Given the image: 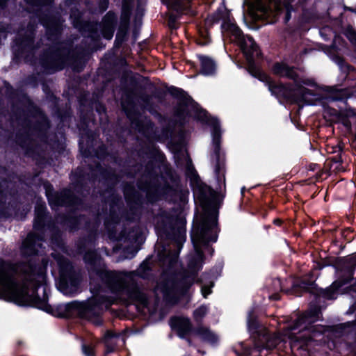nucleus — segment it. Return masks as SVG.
Here are the masks:
<instances>
[{"label":"nucleus","mask_w":356,"mask_h":356,"mask_svg":"<svg viewBox=\"0 0 356 356\" xmlns=\"http://www.w3.org/2000/svg\"><path fill=\"white\" fill-rule=\"evenodd\" d=\"M274 74L280 76H286L291 79H295L296 74L293 69L290 68L284 63H277L273 67Z\"/></svg>","instance_id":"9b49d317"},{"label":"nucleus","mask_w":356,"mask_h":356,"mask_svg":"<svg viewBox=\"0 0 356 356\" xmlns=\"http://www.w3.org/2000/svg\"><path fill=\"white\" fill-rule=\"evenodd\" d=\"M170 326L175 330L180 337H184L191 330V323L184 317H174L170 321Z\"/></svg>","instance_id":"1a4fd4ad"},{"label":"nucleus","mask_w":356,"mask_h":356,"mask_svg":"<svg viewBox=\"0 0 356 356\" xmlns=\"http://www.w3.org/2000/svg\"><path fill=\"white\" fill-rule=\"evenodd\" d=\"M283 6L280 0H258L252 15L255 19L273 23L282 12Z\"/></svg>","instance_id":"20e7f679"},{"label":"nucleus","mask_w":356,"mask_h":356,"mask_svg":"<svg viewBox=\"0 0 356 356\" xmlns=\"http://www.w3.org/2000/svg\"><path fill=\"white\" fill-rule=\"evenodd\" d=\"M279 220H275V222L278 223Z\"/></svg>","instance_id":"72a5a7b5"},{"label":"nucleus","mask_w":356,"mask_h":356,"mask_svg":"<svg viewBox=\"0 0 356 356\" xmlns=\"http://www.w3.org/2000/svg\"><path fill=\"white\" fill-rule=\"evenodd\" d=\"M293 0H285L284 1V7L286 10V17H285V21L287 22L290 19V15H289V3L291 2H292Z\"/></svg>","instance_id":"4be33fe9"},{"label":"nucleus","mask_w":356,"mask_h":356,"mask_svg":"<svg viewBox=\"0 0 356 356\" xmlns=\"http://www.w3.org/2000/svg\"><path fill=\"white\" fill-rule=\"evenodd\" d=\"M217 232L216 216L212 214L209 217H204L200 229H198L192 235V241L198 259H202V245H206L209 242L216 241Z\"/></svg>","instance_id":"7ed1b4c3"},{"label":"nucleus","mask_w":356,"mask_h":356,"mask_svg":"<svg viewBox=\"0 0 356 356\" xmlns=\"http://www.w3.org/2000/svg\"><path fill=\"white\" fill-rule=\"evenodd\" d=\"M194 194L206 211L207 205L214 197V192L207 186H200L194 188Z\"/></svg>","instance_id":"0eeeda50"},{"label":"nucleus","mask_w":356,"mask_h":356,"mask_svg":"<svg viewBox=\"0 0 356 356\" xmlns=\"http://www.w3.org/2000/svg\"><path fill=\"white\" fill-rule=\"evenodd\" d=\"M129 14H130L129 6L126 2H124V3L122 5V20L124 23H127L129 21Z\"/></svg>","instance_id":"a211bd4d"},{"label":"nucleus","mask_w":356,"mask_h":356,"mask_svg":"<svg viewBox=\"0 0 356 356\" xmlns=\"http://www.w3.org/2000/svg\"><path fill=\"white\" fill-rule=\"evenodd\" d=\"M83 353L86 356H94V349L90 346L83 345L82 346Z\"/></svg>","instance_id":"412c9836"},{"label":"nucleus","mask_w":356,"mask_h":356,"mask_svg":"<svg viewBox=\"0 0 356 356\" xmlns=\"http://www.w3.org/2000/svg\"><path fill=\"white\" fill-rule=\"evenodd\" d=\"M16 266L0 259V299L27 305L38 301L36 289L46 280V267Z\"/></svg>","instance_id":"f257e3e1"},{"label":"nucleus","mask_w":356,"mask_h":356,"mask_svg":"<svg viewBox=\"0 0 356 356\" xmlns=\"http://www.w3.org/2000/svg\"><path fill=\"white\" fill-rule=\"evenodd\" d=\"M254 76H258V78L261 81L266 82L268 86L269 90L273 94L279 95L282 92L283 87L282 86H276L275 83L270 81V78L266 74L258 71Z\"/></svg>","instance_id":"4468645a"},{"label":"nucleus","mask_w":356,"mask_h":356,"mask_svg":"<svg viewBox=\"0 0 356 356\" xmlns=\"http://www.w3.org/2000/svg\"><path fill=\"white\" fill-rule=\"evenodd\" d=\"M197 118L201 120H205L213 127L212 138L213 144L215 146V151L217 152L220 143V131L219 129L218 122L216 119L212 118H209L207 113L205 111L201 110L199 111Z\"/></svg>","instance_id":"423d86ee"},{"label":"nucleus","mask_w":356,"mask_h":356,"mask_svg":"<svg viewBox=\"0 0 356 356\" xmlns=\"http://www.w3.org/2000/svg\"><path fill=\"white\" fill-rule=\"evenodd\" d=\"M103 276L108 287L113 292L124 291L132 278L131 273L115 272H104L101 275V277Z\"/></svg>","instance_id":"39448f33"},{"label":"nucleus","mask_w":356,"mask_h":356,"mask_svg":"<svg viewBox=\"0 0 356 356\" xmlns=\"http://www.w3.org/2000/svg\"><path fill=\"white\" fill-rule=\"evenodd\" d=\"M211 289L209 286H204L202 288V293L204 298H207L211 293Z\"/></svg>","instance_id":"b1692460"},{"label":"nucleus","mask_w":356,"mask_h":356,"mask_svg":"<svg viewBox=\"0 0 356 356\" xmlns=\"http://www.w3.org/2000/svg\"><path fill=\"white\" fill-rule=\"evenodd\" d=\"M279 220H275V222L278 223Z\"/></svg>","instance_id":"f704fd0d"},{"label":"nucleus","mask_w":356,"mask_h":356,"mask_svg":"<svg viewBox=\"0 0 356 356\" xmlns=\"http://www.w3.org/2000/svg\"><path fill=\"white\" fill-rule=\"evenodd\" d=\"M244 190H245V188H242V190H241V193H242L244 192Z\"/></svg>","instance_id":"2f4dec72"},{"label":"nucleus","mask_w":356,"mask_h":356,"mask_svg":"<svg viewBox=\"0 0 356 356\" xmlns=\"http://www.w3.org/2000/svg\"><path fill=\"white\" fill-rule=\"evenodd\" d=\"M248 327L250 331H254L256 330V323L254 321V317L253 316L251 312L248 314Z\"/></svg>","instance_id":"aec40b11"},{"label":"nucleus","mask_w":356,"mask_h":356,"mask_svg":"<svg viewBox=\"0 0 356 356\" xmlns=\"http://www.w3.org/2000/svg\"><path fill=\"white\" fill-rule=\"evenodd\" d=\"M120 341H123V338L121 336L108 332L104 336L107 353L113 352L115 349L114 345H117Z\"/></svg>","instance_id":"ddd939ff"},{"label":"nucleus","mask_w":356,"mask_h":356,"mask_svg":"<svg viewBox=\"0 0 356 356\" xmlns=\"http://www.w3.org/2000/svg\"><path fill=\"white\" fill-rule=\"evenodd\" d=\"M196 332L200 339L211 343L218 339L217 336L206 327H200Z\"/></svg>","instance_id":"2eb2a0df"},{"label":"nucleus","mask_w":356,"mask_h":356,"mask_svg":"<svg viewBox=\"0 0 356 356\" xmlns=\"http://www.w3.org/2000/svg\"><path fill=\"white\" fill-rule=\"evenodd\" d=\"M40 238L33 234L28 235L22 243V252L24 254L31 255L38 252L41 247Z\"/></svg>","instance_id":"6e6552de"},{"label":"nucleus","mask_w":356,"mask_h":356,"mask_svg":"<svg viewBox=\"0 0 356 356\" xmlns=\"http://www.w3.org/2000/svg\"><path fill=\"white\" fill-rule=\"evenodd\" d=\"M156 291H161L165 298L170 300L171 296L182 294L186 291L185 289H179L178 285L174 282L167 283L166 286H158Z\"/></svg>","instance_id":"9d476101"},{"label":"nucleus","mask_w":356,"mask_h":356,"mask_svg":"<svg viewBox=\"0 0 356 356\" xmlns=\"http://www.w3.org/2000/svg\"><path fill=\"white\" fill-rule=\"evenodd\" d=\"M112 36H113V33H110L108 35H107V36H106V38H108V39H111V38H112Z\"/></svg>","instance_id":"c85d7f7f"},{"label":"nucleus","mask_w":356,"mask_h":356,"mask_svg":"<svg viewBox=\"0 0 356 356\" xmlns=\"http://www.w3.org/2000/svg\"><path fill=\"white\" fill-rule=\"evenodd\" d=\"M59 288L62 291V292L64 293V294H70L72 293V291H68L65 288V286L63 283H60V285H59Z\"/></svg>","instance_id":"393cba45"},{"label":"nucleus","mask_w":356,"mask_h":356,"mask_svg":"<svg viewBox=\"0 0 356 356\" xmlns=\"http://www.w3.org/2000/svg\"><path fill=\"white\" fill-rule=\"evenodd\" d=\"M176 90H177V92H180V93H181V92H182V91L179 90V89H176Z\"/></svg>","instance_id":"7c9ffc66"},{"label":"nucleus","mask_w":356,"mask_h":356,"mask_svg":"<svg viewBox=\"0 0 356 356\" xmlns=\"http://www.w3.org/2000/svg\"><path fill=\"white\" fill-rule=\"evenodd\" d=\"M8 0H0V8H3L6 4Z\"/></svg>","instance_id":"a878e982"},{"label":"nucleus","mask_w":356,"mask_h":356,"mask_svg":"<svg viewBox=\"0 0 356 356\" xmlns=\"http://www.w3.org/2000/svg\"><path fill=\"white\" fill-rule=\"evenodd\" d=\"M302 82L305 85H310V84H312V82L310 81H302Z\"/></svg>","instance_id":"bb28decb"},{"label":"nucleus","mask_w":356,"mask_h":356,"mask_svg":"<svg viewBox=\"0 0 356 356\" xmlns=\"http://www.w3.org/2000/svg\"><path fill=\"white\" fill-rule=\"evenodd\" d=\"M199 44H200L202 45H204L207 44V42H199Z\"/></svg>","instance_id":"c756f323"},{"label":"nucleus","mask_w":356,"mask_h":356,"mask_svg":"<svg viewBox=\"0 0 356 356\" xmlns=\"http://www.w3.org/2000/svg\"><path fill=\"white\" fill-rule=\"evenodd\" d=\"M294 94L298 96L302 100H306L308 95H313L310 90L302 86L299 83H297L296 85V88L294 90Z\"/></svg>","instance_id":"f3484780"},{"label":"nucleus","mask_w":356,"mask_h":356,"mask_svg":"<svg viewBox=\"0 0 356 356\" xmlns=\"http://www.w3.org/2000/svg\"><path fill=\"white\" fill-rule=\"evenodd\" d=\"M47 196L49 204L52 206L65 205L67 203L61 196L51 194L48 191H47Z\"/></svg>","instance_id":"dca6fc26"},{"label":"nucleus","mask_w":356,"mask_h":356,"mask_svg":"<svg viewBox=\"0 0 356 356\" xmlns=\"http://www.w3.org/2000/svg\"><path fill=\"white\" fill-rule=\"evenodd\" d=\"M176 257H177V253L175 255V257L173 259H175Z\"/></svg>","instance_id":"473e14b6"},{"label":"nucleus","mask_w":356,"mask_h":356,"mask_svg":"<svg viewBox=\"0 0 356 356\" xmlns=\"http://www.w3.org/2000/svg\"><path fill=\"white\" fill-rule=\"evenodd\" d=\"M207 312V308L205 306H201L194 312V317L198 321L201 319Z\"/></svg>","instance_id":"6ab92c4d"},{"label":"nucleus","mask_w":356,"mask_h":356,"mask_svg":"<svg viewBox=\"0 0 356 356\" xmlns=\"http://www.w3.org/2000/svg\"><path fill=\"white\" fill-rule=\"evenodd\" d=\"M200 60L202 65V73L205 75H211L216 71L214 61L205 56H200Z\"/></svg>","instance_id":"f8f14e48"},{"label":"nucleus","mask_w":356,"mask_h":356,"mask_svg":"<svg viewBox=\"0 0 356 356\" xmlns=\"http://www.w3.org/2000/svg\"><path fill=\"white\" fill-rule=\"evenodd\" d=\"M142 303L145 305L147 304V300L145 297H143Z\"/></svg>","instance_id":"cd10ccee"},{"label":"nucleus","mask_w":356,"mask_h":356,"mask_svg":"<svg viewBox=\"0 0 356 356\" xmlns=\"http://www.w3.org/2000/svg\"><path fill=\"white\" fill-rule=\"evenodd\" d=\"M222 21L221 28L222 33L229 37L231 42L237 43L242 49L244 55L249 63V67L251 70L252 63L254 58L260 54L258 47L253 39L249 36H244L241 31L235 24L230 16L229 11L222 7L216 13L207 19V23L213 24Z\"/></svg>","instance_id":"f03ea898"},{"label":"nucleus","mask_w":356,"mask_h":356,"mask_svg":"<svg viewBox=\"0 0 356 356\" xmlns=\"http://www.w3.org/2000/svg\"><path fill=\"white\" fill-rule=\"evenodd\" d=\"M348 38L354 44H356V33L354 31H350L347 33Z\"/></svg>","instance_id":"5701e85b"}]
</instances>
